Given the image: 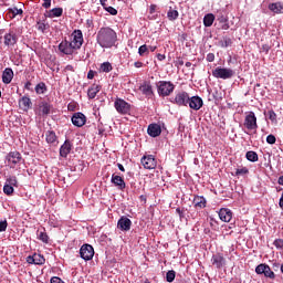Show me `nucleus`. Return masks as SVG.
Returning a JSON list of instances; mask_svg holds the SVG:
<instances>
[{"label": "nucleus", "instance_id": "obj_10", "mask_svg": "<svg viewBox=\"0 0 283 283\" xmlns=\"http://www.w3.org/2000/svg\"><path fill=\"white\" fill-rule=\"evenodd\" d=\"M80 256L86 262L94 258V247L91 244H83L80 249Z\"/></svg>", "mask_w": 283, "mask_h": 283}, {"label": "nucleus", "instance_id": "obj_44", "mask_svg": "<svg viewBox=\"0 0 283 283\" xmlns=\"http://www.w3.org/2000/svg\"><path fill=\"white\" fill-rule=\"evenodd\" d=\"M269 120L272 123H277V114H275V111H269L268 112Z\"/></svg>", "mask_w": 283, "mask_h": 283}, {"label": "nucleus", "instance_id": "obj_48", "mask_svg": "<svg viewBox=\"0 0 283 283\" xmlns=\"http://www.w3.org/2000/svg\"><path fill=\"white\" fill-rule=\"evenodd\" d=\"M105 10H106V12L112 14L113 17H116V14H118V10H116L114 7H108Z\"/></svg>", "mask_w": 283, "mask_h": 283}, {"label": "nucleus", "instance_id": "obj_59", "mask_svg": "<svg viewBox=\"0 0 283 283\" xmlns=\"http://www.w3.org/2000/svg\"><path fill=\"white\" fill-rule=\"evenodd\" d=\"M156 50H158V46H156V45L148 46V52H156Z\"/></svg>", "mask_w": 283, "mask_h": 283}, {"label": "nucleus", "instance_id": "obj_34", "mask_svg": "<svg viewBox=\"0 0 283 283\" xmlns=\"http://www.w3.org/2000/svg\"><path fill=\"white\" fill-rule=\"evenodd\" d=\"M49 17H51V19H54V17H63V8H54L50 10Z\"/></svg>", "mask_w": 283, "mask_h": 283}, {"label": "nucleus", "instance_id": "obj_56", "mask_svg": "<svg viewBox=\"0 0 283 283\" xmlns=\"http://www.w3.org/2000/svg\"><path fill=\"white\" fill-rule=\"evenodd\" d=\"M156 8H158V6L150 4V7H149V14H154L156 12Z\"/></svg>", "mask_w": 283, "mask_h": 283}, {"label": "nucleus", "instance_id": "obj_27", "mask_svg": "<svg viewBox=\"0 0 283 283\" xmlns=\"http://www.w3.org/2000/svg\"><path fill=\"white\" fill-rule=\"evenodd\" d=\"M192 205L195 209H205L207 207V199L202 196H195Z\"/></svg>", "mask_w": 283, "mask_h": 283}, {"label": "nucleus", "instance_id": "obj_22", "mask_svg": "<svg viewBox=\"0 0 283 283\" xmlns=\"http://www.w3.org/2000/svg\"><path fill=\"white\" fill-rule=\"evenodd\" d=\"M147 134L151 136V138H158L160 134H163V128L158 124H150L147 129Z\"/></svg>", "mask_w": 283, "mask_h": 283}, {"label": "nucleus", "instance_id": "obj_61", "mask_svg": "<svg viewBox=\"0 0 283 283\" xmlns=\"http://www.w3.org/2000/svg\"><path fill=\"white\" fill-rule=\"evenodd\" d=\"M134 65H135V67L140 69V67H143V62L137 61L134 63Z\"/></svg>", "mask_w": 283, "mask_h": 283}, {"label": "nucleus", "instance_id": "obj_36", "mask_svg": "<svg viewBox=\"0 0 283 283\" xmlns=\"http://www.w3.org/2000/svg\"><path fill=\"white\" fill-rule=\"evenodd\" d=\"M46 136V143L49 144H54V142L56 140V133H54V130H49L45 134Z\"/></svg>", "mask_w": 283, "mask_h": 283}, {"label": "nucleus", "instance_id": "obj_51", "mask_svg": "<svg viewBox=\"0 0 283 283\" xmlns=\"http://www.w3.org/2000/svg\"><path fill=\"white\" fill-rule=\"evenodd\" d=\"M11 12H12V17H17L19 14H23V10L17 9V8L12 9Z\"/></svg>", "mask_w": 283, "mask_h": 283}, {"label": "nucleus", "instance_id": "obj_64", "mask_svg": "<svg viewBox=\"0 0 283 283\" xmlns=\"http://www.w3.org/2000/svg\"><path fill=\"white\" fill-rule=\"evenodd\" d=\"M279 185H282L283 186V176L279 177Z\"/></svg>", "mask_w": 283, "mask_h": 283}, {"label": "nucleus", "instance_id": "obj_47", "mask_svg": "<svg viewBox=\"0 0 283 283\" xmlns=\"http://www.w3.org/2000/svg\"><path fill=\"white\" fill-rule=\"evenodd\" d=\"M276 140L277 139L275 138V135H268V137H266V143L269 145H275Z\"/></svg>", "mask_w": 283, "mask_h": 283}, {"label": "nucleus", "instance_id": "obj_32", "mask_svg": "<svg viewBox=\"0 0 283 283\" xmlns=\"http://www.w3.org/2000/svg\"><path fill=\"white\" fill-rule=\"evenodd\" d=\"M178 17H180L178 9H174V8L169 7V10L167 12V19L169 21H176L178 19Z\"/></svg>", "mask_w": 283, "mask_h": 283}, {"label": "nucleus", "instance_id": "obj_60", "mask_svg": "<svg viewBox=\"0 0 283 283\" xmlns=\"http://www.w3.org/2000/svg\"><path fill=\"white\" fill-rule=\"evenodd\" d=\"M65 70H66V72H74V66L69 64V65H66Z\"/></svg>", "mask_w": 283, "mask_h": 283}, {"label": "nucleus", "instance_id": "obj_46", "mask_svg": "<svg viewBox=\"0 0 283 283\" xmlns=\"http://www.w3.org/2000/svg\"><path fill=\"white\" fill-rule=\"evenodd\" d=\"M7 185H10L11 187H17L18 185V181H17V178L14 176H11L7 179Z\"/></svg>", "mask_w": 283, "mask_h": 283}, {"label": "nucleus", "instance_id": "obj_49", "mask_svg": "<svg viewBox=\"0 0 283 283\" xmlns=\"http://www.w3.org/2000/svg\"><path fill=\"white\" fill-rule=\"evenodd\" d=\"M8 229V221H0V233H3Z\"/></svg>", "mask_w": 283, "mask_h": 283}, {"label": "nucleus", "instance_id": "obj_17", "mask_svg": "<svg viewBox=\"0 0 283 283\" xmlns=\"http://www.w3.org/2000/svg\"><path fill=\"white\" fill-rule=\"evenodd\" d=\"M212 265L216 266V269H222L227 265V260L224 256L220 253L213 254L211 258Z\"/></svg>", "mask_w": 283, "mask_h": 283}, {"label": "nucleus", "instance_id": "obj_8", "mask_svg": "<svg viewBox=\"0 0 283 283\" xmlns=\"http://www.w3.org/2000/svg\"><path fill=\"white\" fill-rule=\"evenodd\" d=\"M256 275H264V277H269L270 280H275V272L271 270L265 263H261L255 268Z\"/></svg>", "mask_w": 283, "mask_h": 283}, {"label": "nucleus", "instance_id": "obj_16", "mask_svg": "<svg viewBox=\"0 0 283 283\" xmlns=\"http://www.w3.org/2000/svg\"><path fill=\"white\" fill-rule=\"evenodd\" d=\"M71 120L75 127H83L87 123V117L83 113H74Z\"/></svg>", "mask_w": 283, "mask_h": 283}, {"label": "nucleus", "instance_id": "obj_6", "mask_svg": "<svg viewBox=\"0 0 283 283\" xmlns=\"http://www.w3.org/2000/svg\"><path fill=\"white\" fill-rule=\"evenodd\" d=\"M243 126L248 132H256L258 130V117L254 112L245 113V118L243 122Z\"/></svg>", "mask_w": 283, "mask_h": 283}, {"label": "nucleus", "instance_id": "obj_41", "mask_svg": "<svg viewBox=\"0 0 283 283\" xmlns=\"http://www.w3.org/2000/svg\"><path fill=\"white\" fill-rule=\"evenodd\" d=\"M233 45V40H231V38H223V40L221 41V48H229Z\"/></svg>", "mask_w": 283, "mask_h": 283}, {"label": "nucleus", "instance_id": "obj_42", "mask_svg": "<svg viewBox=\"0 0 283 283\" xmlns=\"http://www.w3.org/2000/svg\"><path fill=\"white\" fill-rule=\"evenodd\" d=\"M3 191L6 196H12L14 193V188L10 186L9 184L3 186Z\"/></svg>", "mask_w": 283, "mask_h": 283}, {"label": "nucleus", "instance_id": "obj_31", "mask_svg": "<svg viewBox=\"0 0 283 283\" xmlns=\"http://www.w3.org/2000/svg\"><path fill=\"white\" fill-rule=\"evenodd\" d=\"M216 21V15L213 13H208L203 17V25L205 28H211L213 22Z\"/></svg>", "mask_w": 283, "mask_h": 283}, {"label": "nucleus", "instance_id": "obj_13", "mask_svg": "<svg viewBox=\"0 0 283 283\" xmlns=\"http://www.w3.org/2000/svg\"><path fill=\"white\" fill-rule=\"evenodd\" d=\"M188 105L190 109L198 112L202 107V105H205V102L201 99L200 96L196 95V96L189 97Z\"/></svg>", "mask_w": 283, "mask_h": 283}, {"label": "nucleus", "instance_id": "obj_15", "mask_svg": "<svg viewBox=\"0 0 283 283\" xmlns=\"http://www.w3.org/2000/svg\"><path fill=\"white\" fill-rule=\"evenodd\" d=\"M111 182L114 187H117L119 191H125L127 184H125V179L116 174L112 175Z\"/></svg>", "mask_w": 283, "mask_h": 283}, {"label": "nucleus", "instance_id": "obj_24", "mask_svg": "<svg viewBox=\"0 0 283 283\" xmlns=\"http://www.w3.org/2000/svg\"><path fill=\"white\" fill-rule=\"evenodd\" d=\"M72 151V142L65 140L64 144L60 147V156L62 158H67V155Z\"/></svg>", "mask_w": 283, "mask_h": 283}, {"label": "nucleus", "instance_id": "obj_37", "mask_svg": "<svg viewBox=\"0 0 283 283\" xmlns=\"http://www.w3.org/2000/svg\"><path fill=\"white\" fill-rule=\"evenodd\" d=\"M45 92H48V86L43 82L36 84L35 94H45Z\"/></svg>", "mask_w": 283, "mask_h": 283}, {"label": "nucleus", "instance_id": "obj_5", "mask_svg": "<svg viewBox=\"0 0 283 283\" xmlns=\"http://www.w3.org/2000/svg\"><path fill=\"white\" fill-rule=\"evenodd\" d=\"M212 76L214 78H222L223 81H227L235 76V71L231 69L218 66L217 69L212 70Z\"/></svg>", "mask_w": 283, "mask_h": 283}, {"label": "nucleus", "instance_id": "obj_29", "mask_svg": "<svg viewBox=\"0 0 283 283\" xmlns=\"http://www.w3.org/2000/svg\"><path fill=\"white\" fill-rule=\"evenodd\" d=\"M102 86L98 84H93L88 91H87V96L90 99H94L96 98V94H98V92H101Z\"/></svg>", "mask_w": 283, "mask_h": 283}, {"label": "nucleus", "instance_id": "obj_45", "mask_svg": "<svg viewBox=\"0 0 283 283\" xmlns=\"http://www.w3.org/2000/svg\"><path fill=\"white\" fill-rule=\"evenodd\" d=\"M249 174V168L243 167V168H238L235 170V176H247Z\"/></svg>", "mask_w": 283, "mask_h": 283}, {"label": "nucleus", "instance_id": "obj_12", "mask_svg": "<svg viewBox=\"0 0 283 283\" xmlns=\"http://www.w3.org/2000/svg\"><path fill=\"white\" fill-rule=\"evenodd\" d=\"M71 41L80 49L83 48V43H85V40L83 39V31L74 30L71 34Z\"/></svg>", "mask_w": 283, "mask_h": 283}, {"label": "nucleus", "instance_id": "obj_3", "mask_svg": "<svg viewBox=\"0 0 283 283\" xmlns=\"http://www.w3.org/2000/svg\"><path fill=\"white\" fill-rule=\"evenodd\" d=\"M157 93L159 96L165 98L166 96H171L174 94V90H176V85L170 81H159L157 84Z\"/></svg>", "mask_w": 283, "mask_h": 283}, {"label": "nucleus", "instance_id": "obj_11", "mask_svg": "<svg viewBox=\"0 0 283 283\" xmlns=\"http://www.w3.org/2000/svg\"><path fill=\"white\" fill-rule=\"evenodd\" d=\"M142 165L144 169H156L158 163L156 161L154 155H148L142 158Z\"/></svg>", "mask_w": 283, "mask_h": 283}, {"label": "nucleus", "instance_id": "obj_18", "mask_svg": "<svg viewBox=\"0 0 283 283\" xmlns=\"http://www.w3.org/2000/svg\"><path fill=\"white\" fill-rule=\"evenodd\" d=\"M18 104L22 112H30V109H32V99H30V97L27 95L20 98Z\"/></svg>", "mask_w": 283, "mask_h": 283}, {"label": "nucleus", "instance_id": "obj_2", "mask_svg": "<svg viewBox=\"0 0 283 283\" xmlns=\"http://www.w3.org/2000/svg\"><path fill=\"white\" fill-rule=\"evenodd\" d=\"M21 163H23V156L17 150L8 153L4 157V164L9 169H17Z\"/></svg>", "mask_w": 283, "mask_h": 283}, {"label": "nucleus", "instance_id": "obj_39", "mask_svg": "<svg viewBox=\"0 0 283 283\" xmlns=\"http://www.w3.org/2000/svg\"><path fill=\"white\" fill-rule=\"evenodd\" d=\"M139 56H148L149 55V48L147 44L140 45L138 49Z\"/></svg>", "mask_w": 283, "mask_h": 283}, {"label": "nucleus", "instance_id": "obj_54", "mask_svg": "<svg viewBox=\"0 0 283 283\" xmlns=\"http://www.w3.org/2000/svg\"><path fill=\"white\" fill-rule=\"evenodd\" d=\"M176 67L185 65V61L181 57H178L175 62Z\"/></svg>", "mask_w": 283, "mask_h": 283}, {"label": "nucleus", "instance_id": "obj_1", "mask_svg": "<svg viewBox=\"0 0 283 283\" xmlns=\"http://www.w3.org/2000/svg\"><path fill=\"white\" fill-rule=\"evenodd\" d=\"M116 41H118V35L116 31L109 27H102L96 34V43L99 48H104L109 50L116 45Z\"/></svg>", "mask_w": 283, "mask_h": 283}, {"label": "nucleus", "instance_id": "obj_38", "mask_svg": "<svg viewBox=\"0 0 283 283\" xmlns=\"http://www.w3.org/2000/svg\"><path fill=\"white\" fill-rule=\"evenodd\" d=\"M112 70H113L112 63H109V62H104L99 66V72L109 73V72H112Z\"/></svg>", "mask_w": 283, "mask_h": 283}, {"label": "nucleus", "instance_id": "obj_53", "mask_svg": "<svg viewBox=\"0 0 283 283\" xmlns=\"http://www.w3.org/2000/svg\"><path fill=\"white\" fill-rule=\"evenodd\" d=\"M44 3L42 4V8H45V10L50 9L52 6V0H43Z\"/></svg>", "mask_w": 283, "mask_h": 283}, {"label": "nucleus", "instance_id": "obj_62", "mask_svg": "<svg viewBox=\"0 0 283 283\" xmlns=\"http://www.w3.org/2000/svg\"><path fill=\"white\" fill-rule=\"evenodd\" d=\"M25 90H31L32 87V82H27L25 85H24Z\"/></svg>", "mask_w": 283, "mask_h": 283}, {"label": "nucleus", "instance_id": "obj_21", "mask_svg": "<svg viewBox=\"0 0 283 283\" xmlns=\"http://www.w3.org/2000/svg\"><path fill=\"white\" fill-rule=\"evenodd\" d=\"M219 218L222 222H231L233 212L229 208H221L219 210Z\"/></svg>", "mask_w": 283, "mask_h": 283}, {"label": "nucleus", "instance_id": "obj_57", "mask_svg": "<svg viewBox=\"0 0 283 283\" xmlns=\"http://www.w3.org/2000/svg\"><path fill=\"white\" fill-rule=\"evenodd\" d=\"M95 74H96V72L90 70L88 73H87V78H88L90 81H92V78H94Z\"/></svg>", "mask_w": 283, "mask_h": 283}, {"label": "nucleus", "instance_id": "obj_28", "mask_svg": "<svg viewBox=\"0 0 283 283\" xmlns=\"http://www.w3.org/2000/svg\"><path fill=\"white\" fill-rule=\"evenodd\" d=\"M142 94L145 96H154V88L151 87V84L149 82H145L139 87Z\"/></svg>", "mask_w": 283, "mask_h": 283}, {"label": "nucleus", "instance_id": "obj_50", "mask_svg": "<svg viewBox=\"0 0 283 283\" xmlns=\"http://www.w3.org/2000/svg\"><path fill=\"white\" fill-rule=\"evenodd\" d=\"M206 61H208V63H213V61H216V54L213 53H208Z\"/></svg>", "mask_w": 283, "mask_h": 283}, {"label": "nucleus", "instance_id": "obj_20", "mask_svg": "<svg viewBox=\"0 0 283 283\" xmlns=\"http://www.w3.org/2000/svg\"><path fill=\"white\" fill-rule=\"evenodd\" d=\"M217 21L219 22L220 30H229V17H227L224 12H219Z\"/></svg>", "mask_w": 283, "mask_h": 283}, {"label": "nucleus", "instance_id": "obj_4", "mask_svg": "<svg viewBox=\"0 0 283 283\" xmlns=\"http://www.w3.org/2000/svg\"><path fill=\"white\" fill-rule=\"evenodd\" d=\"M59 51L62 54H65L66 56H72V54H77L78 50H81L76 44H74L73 41H67V39H64L60 44H59Z\"/></svg>", "mask_w": 283, "mask_h": 283}, {"label": "nucleus", "instance_id": "obj_52", "mask_svg": "<svg viewBox=\"0 0 283 283\" xmlns=\"http://www.w3.org/2000/svg\"><path fill=\"white\" fill-rule=\"evenodd\" d=\"M38 30H39L40 32H45V30H46L45 23H43V22H38Z\"/></svg>", "mask_w": 283, "mask_h": 283}, {"label": "nucleus", "instance_id": "obj_58", "mask_svg": "<svg viewBox=\"0 0 283 283\" xmlns=\"http://www.w3.org/2000/svg\"><path fill=\"white\" fill-rule=\"evenodd\" d=\"M157 59H158V61H165V59H167V56L165 54L158 53Z\"/></svg>", "mask_w": 283, "mask_h": 283}, {"label": "nucleus", "instance_id": "obj_19", "mask_svg": "<svg viewBox=\"0 0 283 283\" xmlns=\"http://www.w3.org/2000/svg\"><path fill=\"white\" fill-rule=\"evenodd\" d=\"M27 262L28 264L42 265L45 264V256H43L42 254L34 253L33 255L27 256Z\"/></svg>", "mask_w": 283, "mask_h": 283}, {"label": "nucleus", "instance_id": "obj_63", "mask_svg": "<svg viewBox=\"0 0 283 283\" xmlns=\"http://www.w3.org/2000/svg\"><path fill=\"white\" fill-rule=\"evenodd\" d=\"M279 206L281 207V209H283V192L281 195L280 201H279Z\"/></svg>", "mask_w": 283, "mask_h": 283}, {"label": "nucleus", "instance_id": "obj_30", "mask_svg": "<svg viewBox=\"0 0 283 283\" xmlns=\"http://www.w3.org/2000/svg\"><path fill=\"white\" fill-rule=\"evenodd\" d=\"M269 10L274 12V14H283V4L280 2H274L269 4Z\"/></svg>", "mask_w": 283, "mask_h": 283}, {"label": "nucleus", "instance_id": "obj_14", "mask_svg": "<svg viewBox=\"0 0 283 283\" xmlns=\"http://www.w3.org/2000/svg\"><path fill=\"white\" fill-rule=\"evenodd\" d=\"M50 112H52V105H50V103L45 101L39 103L36 109V114L39 116H48L50 115Z\"/></svg>", "mask_w": 283, "mask_h": 283}, {"label": "nucleus", "instance_id": "obj_7", "mask_svg": "<svg viewBox=\"0 0 283 283\" xmlns=\"http://www.w3.org/2000/svg\"><path fill=\"white\" fill-rule=\"evenodd\" d=\"M170 103L178 105V107H187L189 105V93L181 91L176 94L174 99H170Z\"/></svg>", "mask_w": 283, "mask_h": 283}, {"label": "nucleus", "instance_id": "obj_23", "mask_svg": "<svg viewBox=\"0 0 283 283\" xmlns=\"http://www.w3.org/2000/svg\"><path fill=\"white\" fill-rule=\"evenodd\" d=\"M117 228H119L120 231H129V229H132V220L127 217H120L117 222Z\"/></svg>", "mask_w": 283, "mask_h": 283}, {"label": "nucleus", "instance_id": "obj_55", "mask_svg": "<svg viewBox=\"0 0 283 283\" xmlns=\"http://www.w3.org/2000/svg\"><path fill=\"white\" fill-rule=\"evenodd\" d=\"M269 50H271V46H269L268 44H263L261 48V52H265V54H269Z\"/></svg>", "mask_w": 283, "mask_h": 283}, {"label": "nucleus", "instance_id": "obj_40", "mask_svg": "<svg viewBox=\"0 0 283 283\" xmlns=\"http://www.w3.org/2000/svg\"><path fill=\"white\" fill-rule=\"evenodd\" d=\"M174 280H176V271L170 270L166 273V281L171 283Z\"/></svg>", "mask_w": 283, "mask_h": 283}, {"label": "nucleus", "instance_id": "obj_33", "mask_svg": "<svg viewBox=\"0 0 283 283\" xmlns=\"http://www.w3.org/2000/svg\"><path fill=\"white\" fill-rule=\"evenodd\" d=\"M245 158L247 160H249L250 163H258L259 157H258V153L253 151V150H249L245 154Z\"/></svg>", "mask_w": 283, "mask_h": 283}, {"label": "nucleus", "instance_id": "obj_26", "mask_svg": "<svg viewBox=\"0 0 283 283\" xmlns=\"http://www.w3.org/2000/svg\"><path fill=\"white\" fill-rule=\"evenodd\" d=\"M17 33L15 32H9L4 34V45H8V48L12 45H17Z\"/></svg>", "mask_w": 283, "mask_h": 283}, {"label": "nucleus", "instance_id": "obj_43", "mask_svg": "<svg viewBox=\"0 0 283 283\" xmlns=\"http://www.w3.org/2000/svg\"><path fill=\"white\" fill-rule=\"evenodd\" d=\"M273 245L279 251H283V239H275L274 242H273Z\"/></svg>", "mask_w": 283, "mask_h": 283}, {"label": "nucleus", "instance_id": "obj_9", "mask_svg": "<svg viewBox=\"0 0 283 283\" xmlns=\"http://www.w3.org/2000/svg\"><path fill=\"white\" fill-rule=\"evenodd\" d=\"M115 109L118 114H129L132 112V105L123 98H117L115 101Z\"/></svg>", "mask_w": 283, "mask_h": 283}, {"label": "nucleus", "instance_id": "obj_35", "mask_svg": "<svg viewBox=\"0 0 283 283\" xmlns=\"http://www.w3.org/2000/svg\"><path fill=\"white\" fill-rule=\"evenodd\" d=\"M38 240H41V242H43L44 244H49L50 237L48 235V232L40 231L38 232Z\"/></svg>", "mask_w": 283, "mask_h": 283}, {"label": "nucleus", "instance_id": "obj_25", "mask_svg": "<svg viewBox=\"0 0 283 283\" xmlns=\"http://www.w3.org/2000/svg\"><path fill=\"white\" fill-rule=\"evenodd\" d=\"M12 78H14V71H12L10 67H7L2 73V83L10 85V83H12Z\"/></svg>", "mask_w": 283, "mask_h": 283}]
</instances>
